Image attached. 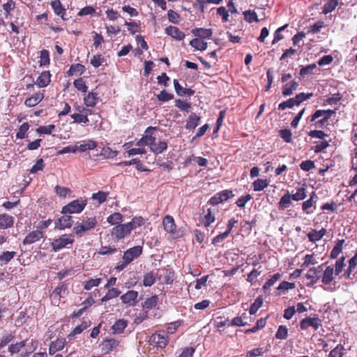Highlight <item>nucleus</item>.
I'll use <instances>...</instances> for the list:
<instances>
[{
  "label": "nucleus",
  "instance_id": "1",
  "mask_svg": "<svg viewBox=\"0 0 357 357\" xmlns=\"http://www.w3.org/2000/svg\"><path fill=\"white\" fill-rule=\"evenodd\" d=\"M345 266V257H342L336 260L334 266L333 265L328 266L322 274L321 273V282L326 285L330 284L334 279V274L339 275Z\"/></svg>",
  "mask_w": 357,
  "mask_h": 357
},
{
  "label": "nucleus",
  "instance_id": "2",
  "mask_svg": "<svg viewBox=\"0 0 357 357\" xmlns=\"http://www.w3.org/2000/svg\"><path fill=\"white\" fill-rule=\"evenodd\" d=\"M335 114V111L333 109H317L311 116L308 117V120L311 123H314L316 128L322 129L327 124L328 120Z\"/></svg>",
  "mask_w": 357,
  "mask_h": 357
},
{
  "label": "nucleus",
  "instance_id": "3",
  "mask_svg": "<svg viewBox=\"0 0 357 357\" xmlns=\"http://www.w3.org/2000/svg\"><path fill=\"white\" fill-rule=\"evenodd\" d=\"M342 277L349 284L357 282V252L349 259L347 267L344 271Z\"/></svg>",
  "mask_w": 357,
  "mask_h": 357
},
{
  "label": "nucleus",
  "instance_id": "4",
  "mask_svg": "<svg viewBox=\"0 0 357 357\" xmlns=\"http://www.w3.org/2000/svg\"><path fill=\"white\" fill-rule=\"evenodd\" d=\"M87 204V199L85 198H79L73 200L62 208L61 213L63 214H72L81 213Z\"/></svg>",
  "mask_w": 357,
  "mask_h": 357
},
{
  "label": "nucleus",
  "instance_id": "5",
  "mask_svg": "<svg viewBox=\"0 0 357 357\" xmlns=\"http://www.w3.org/2000/svg\"><path fill=\"white\" fill-rule=\"evenodd\" d=\"M98 225V220L96 217L86 218L80 223H77L74 227L73 231L78 236H82L84 234L95 228Z\"/></svg>",
  "mask_w": 357,
  "mask_h": 357
},
{
  "label": "nucleus",
  "instance_id": "6",
  "mask_svg": "<svg viewBox=\"0 0 357 357\" xmlns=\"http://www.w3.org/2000/svg\"><path fill=\"white\" fill-rule=\"evenodd\" d=\"M169 336L165 331H159L153 333L149 340L151 345L158 348L164 349L169 342Z\"/></svg>",
  "mask_w": 357,
  "mask_h": 357
},
{
  "label": "nucleus",
  "instance_id": "7",
  "mask_svg": "<svg viewBox=\"0 0 357 357\" xmlns=\"http://www.w3.org/2000/svg\"><path fill=\"white\" fill-rule=\"evenodd\" d=\"M74 241V237L72 234H63L59 238L54 239L51 246L54 252H57L66 247L68 244L72 245Z\"/></svg>",
  "mask_w": 357,
  "mask_h": 357
},
{
  "label": "nucleus",
  "instance_id": "8",
  "mask_svg": "<svg viewBox=\"0 0 357 357\" xmlns=\"http://www.w3.org/2000/svg\"><path fill=\"white\" fill-rule=\"evenodd\" d=\"M132 231L130 225L126 224H120L114 227L111 231V234L117 241L121 240L128 236Z\"/></svg>",
  "mask_w": 357,
  "mask_h": 357
},
{
  "label": "nucleus",
  "instance_id": "9",
  "mask_svg": "<svg viewBox=\"0 0 357 357\" xmlns=\"http://www.w3.org/2000/svg\"><path fill=\"white\" fill-rule=\"evenodd\" d=\"M321 326L322 321L317 317H307L303 319L300 322V328L303 331L307 330L309 327H312L314 331H317Z\"/></svg>",
  "mask_w": 357,
  "mask_h": 357
},
{
  "label": "nucleus",
  "instance_id": "10",
  "mask_svg": "<svg viewBox=\"0 0 357 357\" xmlns=\"http://www.w3.org/2000/svg\"><path fill=\"white\" fill-rule=\"evenodd\" d=\"M142 250L143 248L140 245L129 248L124 252L123 260H125L127 264H130L135 259L139 257L142 255Z\"/></svg>",
  "mask_w": 357,
  "mask_h": 357
},
{
  "label": "nucleus",
  "instance_id": "11",
  "mask_svg": "<svg viewBox=\"0 0 357 357\" xmlns=\"http://www.w3.org/2000/svg\"><path fill=\"white\" fill-rule=\"evenodd\" d=\"M174 272L168 268L158 270V281L161 284H172L174 281Z\"/></svg>",
  "mask_w": 357,
  "mask_h": 357
},
{
  "label": "nucleus",
  "instance_id": "12",
  "mask_svg": "<svg viewBox=\"0 0 357 357\" xmlns=\"http://www.w3.org/2000/svg\"><path fill=\"white\" fill-rule=\"evenodd\" d=\"M156 127L149 126L145 130V135H144L137 142V146H149L151 149V146L153 145L155 142V137L150 134V130H155Z\"/></svg>",
  "mask_w": 357,
  "mask_h": 357
},
{
  "label": "nucleus",
  "instance_id": "13",
  "mask_svg": "<svg viewBox=\"0 0 357 357\" xmlns=\"http://www.w3.org/2000/svg\"><path fill=\"white\" fill-rule=\"evenodd\" d=\"M45 237V231L40 229H36L29 233L24 238L22 243L24 245H31Z\"/></svg>",
  "mask_w": 357,
  "mask_h": 357
},
{
  "label": "nucleus",
  "instance_id": "14",
  "mask_svg": "<svg viewBox=\"0 0 357 357\" xmlns=\"http://www.w3.org/2000/svg\"><path fill=\"white\" fill-rule=\"evenodd\" d=\"M323 264L318 266L317 267L310 268L307 273L306 278L310 280L312 284L317 282L321 279V273L323 271Z\"/></svg>",
  "mask_w": 357,
  "mask_h": 357
},
{
  "label": "nucleus",
  "instance_id": "15",
  "mask_svg": "<svg viewBox=\"0 0 357 357\" xmlns=\"http://www.w3.org/2000/svg\"><path fill=\"white\" fill-rule=\"evenodd\" d=\"M73 224L72 216L68 214H63L61 218L55 221V227L59 229L70 228Z\"/></svg>",
  "mask_w": 357,
  "mask_h": 357
},
{
  "label": "nucleus",
  "instance_id": "16",
  "mask_svg": "<svg viewBox=\"0 0 357 357\" xmlns=\"http://www.w3.org/2000/svg\"><path fill=\"white\" fill-rule=\"evenodd\" d=\"M119 345V341L109 338L105 340L101 344V349L105 354H109Z\"/></svg>",
  "mask_w": 357,
  "mask_h": 357
},
{
  "label": "nucleus",
  "instance_id": "17",
  "mask_svg": "<svg viewBox=\"0 0 357 357\" xmlns=\"http://www.w3.org/2000/svg\"><path fill=\"white\" fill-rule=\"evenodd\" d=\"M162 225L167 232L172 234L176 233V226L172 216L169 215H165L162 220Z\"/></svg>",
  "mask_w": 357,
  "mask_h": 357
},
{
  "label": "nucleus",
  "instance_id": "18",
  "mask_svg": "<svg viewBox=\"0 0 357 357\" xmlns=\"http://www.w3.org/2000/svg\"><path fill=\"white\" fill-rule=\"evenodd\" d=\"M174 86L176 94L179 96H191L194 95L195 91L192 89L183 88L178 82V79H174L173 81Z\"/></svg>",
  "mask_w": 357,
  "mask_h": 357
},
{
  "label": "nucleus",
  "instance_id": "19",
  "mask_svg": "<svg viewBox=\"0 0 357 357\" xmlns=\"http://www.w3.org/2000/svg\"><path fill=\"white\" fill-rule=\"evenodd\" d=\"M51 82V74L50 71L42 72L36 79V84L40 87L47 86Z\"/></svg>",
  "mask_w": 357,
  "mask_h": 357
},
{
  "label": "nucleus",
  "instance_id": "20",
  "mask_svg": "<svg viewBox=\"0 0 357 357\" xmlns=\"http://www.w3.org/2000/svg\"><path fill=\"white\" fill-rule=\"evenodd\" d=\"M165 33L178 40H181L185 38V33L178 28L173 26H169L165 29Z\"/></svg>",
  "mask_w": 357,
  "mask_h": 357
},
{
  "label": "nucleus",
  "instance_id": "21",
  "mask_svg": "<svg viewBox=\"0 0 357 357\" xmlns=\"http://www.w3.org/2000/svg\"><path fill=\"white\" fill-rule=\"evenodd\" d=\"M326 234V229L322 228L319 231H317L316 229H312L307 234L308 240L312 243H316L317 241H320L324 236Z\"/></svg>",
  "mask_w": 357,
  "mask_h": 357
},
{
  "label": "nucleus",
  "instance_id": "22",
  "mask_svg": "<svg viewBox=\"0 0 357 357\" xmlns=\"http://www.w3.org/2000/svg\"><path fill=\"white\" fill-rule=\"evenodd\" d=\"M51 6H52V8L54 10V13L56 15H59L61 16V17L65 20L66 18L64 17V16L66 15V9L63 6L60 0H54L51 2Z\"/></svg>",
  "mask_w": 357,
  "mask_h": 357
},
{
  "label": "nucleus",
  "instance_id": "23",
  "mask_svg": "<svg viewBox=\"0 0 357 357\" xmlns=\"http://www.w3.org/2000/svg\"><path fill=\"white\" fill-rule=\"evenodd\" d=\"M137 291H127L121 296V299L123 303L129 305H135L137 302Z\"/></svg>",
  "mask_w": 357,
  "mask_h": 357
},
{
  "label": "nucleus",
  "instance_id": "24",
  "mask_svg": "<svg viewBox=\"0 0 357 357\" xmlns=\"http://www.w3.org/2000/svg\"><path fill=\"white\" fill-rule=\"evenodd\" d=\"M14 218L13 216L3 213L0 214V229H6L13 226Z\"/></svg>",
  "mask_w": 357,
  "mask_h": 357
},
{
  "label": "nucleus",
  "instance_id": "25",
  "mask_svg": "<svg viewBox=\"0 0 357 357\" xmlns=\"http://www.w3.org/2000/svg\"><path fill=\"white\" fill-rule=\"evenodd\" d=\"M95 301L92 298V296H88L84 301L82 302V305H84V307L81 309H79V310L77 311H75L72 313V314L70 315V317L72 319H75V318H77V317H79L80 316H82V314H83V312L86 310V308L89 307V306H91L93 303H94Z\"/></svg>",
  "mask_w": 357,
  "mask_h": 357
},
{
  "label": "nucleus",
  "instance_id": "26",
  "mask_svg": "<svg viewBox=\"0 0 357 357\" xmlns=\"http://www.w3.org/2000/svg\"><path fill=\"white\" fill-rule=\"evenodd\" d=\"M317 198V195L314 192L310 195V199L303 202L302 204V209L306 214H311L314 212V210H311V208L315 204L316 201L314 198Z\"/></svg>",
  "mask_w": 357,
  "mask_h": 357
},
{
  "label": "nucleus",
  "instance_id": "27",
  "mask_svg": "<svg viewBox=\"0 0 357 357\" xmlns=\"http://www.w3.org/2000/svg\"><path fill=\"white\" fill-rule=\"evenodd\" d=\"M44 98L43 93H37L33 94L31 97L26 98L24 105L26 107H32L37 105Z\"/></svg>",
  "mask_w": 357,
  "mask_h": 357
},
{
  "label": "nucleus",
  "instance_id": "28",
  "mask_svg": "<svg viewBox=\"0 0 357 357\" xmlns=\"http://www.w3.org/2000/svg\"><path fill=\"white\" fill-rule=\"evenodd\" d=\"M98 93L89 92L84 98V102L87 107H93L98 103Z\"/></svg>",
  "mask_w": 357,
  "mask_h": 357
},
{
  "label": "nucleus",
  "instance_id": "29",
  "mask_svg": "<svg viewBox=\"0 0 357 357\" xmlns=\"http://www.w3.org/2000/svg\"><path fill=\"white\" fill-rule=\"evenodd\" d=\"M97 146V142L93 139H87L82 141L77 146V151L84 152L88 150H93Z\"/></svg>",
  "mask_w": 357,
  "mask_h": 357
},
{
  "label": "nucleus",
  "instance_id": "30",
  "mask_svg": "<svg viewBox=\"0 0 357 357\" xmlns=\"http://www.w3.org/2000/svg\"><path fill=\"white\" fill-rule=\"evenodd\" d=\"M128 322L123 319L117 320L112 326V331L114 334H121L123 332L124 329L127 327Z\"/></svg>",
  "mask_w": 357,
  "mask_h": 357
},
{
  "label": "nucleus",
  "instance_id": "31",
  "mask_svg": "<svg viewBox=\"0 0 357 357\" xmlns=\"http://www.w3.org/2000/svg\"><path fill=\"white\" fill-rule=\"evenodd\" d=\"M298 83L295 80H292L289 83H287L282 87V95L284 96H288L293 94V92L297 89Z\"/></svg>",
  "mask_w": 357,
  "mask_h": 357
},
{
  "label": "nucleus",
  "instance_id": "32",
  "mask_svg": "<svg viewBox=\"0 0 357 357\" xmlns=\"http://www.w3.org/2000/svg\"><path fill=\"white\" fill-rule=\"evenodd\" d=\"M292 200L298 202L305 199L307 197V188L305 185L296 188L295 193L291 194Z\"/></svg>",
  "mask_w": 357,
  "mask_h": 357
},
{
  "label": "nucleus",
  "instance_id": "33",
  "mask_svg": "<svg viewBox=\"0 0 357 357\" xmlns=\"http://www.w3.org/2000/svg\"><path fill=\"white\" fill-rule=\"evenodd\" d=\"M200 118L195 113H192L188 118L185 128L188 130L195 129L199 123Z\"/></svg>",
  "mask_w": 357,
  "mask_h": 357
},
{
  "label": "nucleus",
  "instance_id": "34",
  "mask_svg": "<svg viewBox=\"0 0 357 357\" xmlns=\"http://www.w3.org/2000/svg\"><path fill=\"white\" fill-rule=\"evenodd\" d=\"M318 263L317 255L314 253L307 254L303 257V262L301 264L302 268H307L314 266Z\"/></svg>",
  "mask_w": 357,
  "mask_h": 357
},
{
  "label": "nucleus",
  "instance_id": "35",
  "mask_svg": "<svg viewBox=\"0 0 357 357\" xmlns=\"http://www.w3.org/2000/svg\"><path fill=\"white\" fill-rule=\"evenodd\" d=\"M192 33L198 38H209L212 36L210 29L197 28L192 31Z\"/></svg>",
  "mask_w": 357,
  "mask_h": 357
},
{
  "label": "nucleus",
  "instance_id": "36",
  "mask_svg": "<svg viewBox=\"0 0 357 357\" xmlns=\"http://www.w3.org/2000/svg\"><path fill=\"white\" fill-rule=\"evenodd\" d=\"M325 1L326 3L322 10V13L324 15L333 12L339 3V0H325Z\"/></svg>",
  "mask_w": 357,
  "mask_h": 357
},
{
  "label": "nucleus",
  "instance_id": "37",
  "mask_svg": "<svg viewBox=\"0 0 357 357\" xmlns=\"http://www.w3.org/2000/svg\"><path fill=\"white\" fill-rule=\"evenodd\" d=\"M291 195L287 191L280 199L278 202V206L280 209L284 210L287 208L291 204Z\"/></svg>",
  "mask_w": 357,
  "mask_h": 357
},
{
  "label": "nucleus",
  "instance_id": "38",
  "mask_svg": "<svg viewBox=\"0 0 357 357\" xmlns=\"http://www.w3.org/2000/svg\"><path fill=\"white\" fill-rule=\"evenodd\" d=\"M167 143L165 141H160L158 143L154 142L153 145L151 146V151L155 155L162 153L167 149Z\"/></svg>",
  "mask_w": 357,
  "mask_h": 357
},
{
  "label": "nucleus",
  "instance_id": "39",
  "mask_svg": "<svg viewBox=\"0 0 357 357\" xmlns=\"http://www.w3.org/2000/svg\"><path fill=\"white\" fill-rule=\"evenodd\" d=\"M156 280H158V271H153L146 273L144 276L143 284L146 287H151Z\"/></svg>",
  "mask_w": 357,
  "mask_h": 357
},
{
  "label": "nucleus",
  "instance_id": "40",
  "mask_svg": "<svg viewBox=\"0 0 357 357\" xmlns=\"http://www.w3.org/2000/svg\"><path fill=\"white\" fill-rule=\"evenodd\" d=\"M282 275L280 273H276L275 274H273L264 284L263 286V290H268L271 287H272L273 286H274V284L278 282L281 278H282Z\"/></svg>",
  "mask_w": 357,
  "mask_h": 357
},
{
  "label": "nucleus",
  "instance_id": "41",
  "mask_svg": "<svg viewBox=\"0 0 357 357\" xmlns=\"http://www.w3.org/2000/svg\"><path fill=\"white\" fill-rule=\"evenodd\" d=\"M117 151L112 150L110 147H104L102 149L100 156L105 159L114 158L118 155Z\"/></svg>",
  "mask_w": 357,
  "mask_h": 357
},
{
  "label": "nucleus",
  "instance_id": "42",
  "mask_svg": "<svg viewBox=\"0 0 357 357\" xmlns=\"http://www.w3.org/2000/svg\"><path fill=\"white\" fill-rule=\"evenodd\" d=\"M190 45L197 50L203 51L207 48V43L202 38H194L190 41Z\"/></svg>",
  "mask_w": 357,
  "mask_h": 357
},
{
  "label": "nucleus",
  "instance_id": "43",
  "mask_svg": "<svg viewBox=\"0 0 357 357\" xmlns=\"http://www.w3.org/2000/svg\"><path fill=\"white\" fill-rule=\"evenodd\" d=\"M86 70V68L84 65L81 63L73 64L70 66V69L67 72L68 75L70 76L75 73H79L82 75Z\"/></svg>",
  "mask_w": 357,
  "mask_h": 357
},
{
  "label": "nucleus",
  "instance_id": "44",
  "mask_svg": "<svg viewBox=\"0 0 357 357\" xmlns=\"http://www.w3.org/2000/svg\"><path fill=\"white\" fill-rule=\"evenodd\" d=\"M344 242V239L337 241L335 245L333 247V248L332 249V250L331 252L330 257L331 259H336L338 257V255L342 250V245H343Z\"/></svg>",
  "mask_w": 357,
  "mask_h": 357
},
{
  "label": "nucleus",
  "instance_id": "45",
  "mask_svg": "<svg viewBox=\"0 0 357 357\" xmlns=\"http://www.w3.org/2000/svg\"><path fill=\"white\" fill-rule=\"evenodd\" d=\"M123 220V215L119 212H115L111 214L107 218V221L111 225H120Z\"/></svg>",
  "mask_w": 357,
  "mask_h": 357
},
{
  "label": "nucleus",
  "instance_id": "46",
  "mask_svg": "<svg viewBox=\"0 0 357 357\" xmlns=\"http://www.w3.org/2000/svg\"><path fill=\"white\" fill-rule=\"evenodd\" d=\"M268 185V181L266 179L258 178L253 182L255 191H261Z\"/></svg>",
  "mask_w": 357,
  "mask_h": 357
},
{
  "label": "nucleus",
  "instance_id": "47",
  "mask_svg": "<svg viewBox=\"0 0 357 357\" xmlns=\"http://www.w3.org/2000/svg\"><path fill=\"white\" fill-rule=\"evenodd\" d=\"M316 145L312 147V150L315 153L324 152L329 146V142L324 139L320 142H315Z\"/></svg>",
  "mask_w": 357,
  "mask_h": 357
},
{
  "label": "nucleus",
  "instance_id": "48",
  "mask_svg": "<svg viewBox=\"0 0 357 357\" xmlns=\"http://www.w3.org/2000/svg\"><path fill=\"white\" fill-rule=\"evenodd\" d=\"M54 191L56 194L60 197H66L67 196H69L72 192L70 188L60 185H56L54 188Z\"/></svg>",
  "mask_w": 357,
  "mask_h": 357
},
{
  "label": "nucleus",
  "instance_id": "49",
  "mask_svg": "<svg viewBox=\"0 0 357 357\" xmlns=\"http://www.w3.org/2000/svg\"><path fill=\"white\" fill-rule=\"evenodd\" d=\"M125 25L128 26V31L132 35L139 32L141 29L140 22H126Z\"/></svg>",
  "mask_w": 357,
  "mask_h": 357
},
{
  "label": "nucleus",
  "instance_id": "50",
  "mask_svg": "<svg viewBox=\"0 0 357 357\" xmlns=\"http://www.w3.org/2000/svg\"><path fill=\"white\" fill-rule=\"evenodd\" d=\"M70 117L74 120V122L77 123H87L89 122L87 114L74 113L70 115Z\"/></svg>",
  "mask_w": 357,
  "mask_h": 357
},
{
  "label": "nucleus",
  "instance_id": "51",
  "mask_svg": "<svg viewBox=\"0 0 357 357\" xmlns=\"http://www.w3.org/2000/svg\"><path fill=\"white\" fill-rule=\"evenodd\" d=\"M308 136H310L312 138H317L322 140H324L326 137L328 136V134H326L324 131L321 130H310L307 133Z\"/></svg>",
  "mask_w": 357,
  "mask_h": 357
},
{
  "label": "nucleus",
  "instance_id": "52",
  "mask_svg": "<svg viewBox=\"0 0 357 357\" xmlns=\"http://www.w3.org/2000/svg\"><path fill=\"white\" fill-rule=\"evenodd\" d=\"M296 105L297 106V103L294 97V98H291L288 99L286 101H284V102H282L281 103H280L278 105V109L280 110H284L287 108H292Z\"/></svg>",
  "mask_w": 357,
  "mask_h": 357
},
{
  "label": "nucleus",
  "instance_id": "53",
  "mask_svg": "<svg viewBox=\"0 0 357 357\" xmlns=\"http://www.w3.org/2000/svg\"><path fill=\"white\" fill-rule=\"evenodd\" d=\"M16 255L15 252H3L0 255V262L6 264H8L9 261H11L12 259L14 258V257Z\"/></svg>",
  "mask_w": 357,
  "mask_h": 357
},
{
  "label": "nucleus",
  "instance_id": "54",
  "mask_svg": "<svg viewBox=\"0 0 357 357\" xmlns=\"http://www.w3.org/2000/svg\"><path fill=\"white\" fill-rule=\"evenodd\" d=\"M50 63V54L47 50H43L40 52V66H47Z\"/></svg>",
  "mask_w": 357,
  "mask_h": 357
},
{
  "label": "nucleus",
  "instance_id": "55",
  "mask_svg": "<svg viewBox=\"0 0 357 357\" xmlns=\"http://www.w3.org/2000/svg\"><path fill=\"white\" fill-rule=\"evenodd\" d=\"M109 195V192L98 191L96 193H93L92 195L91 198L94 200H97L99 204H102L107 200V197Z\"/></svg>",
  "mask_w": 357,
  "mask_h": 357
},
{
  "label": "nucleus",
  "instance_id": "56",
  "mask_svg": "<svg viewBox=\"0 0 357 357\" xmlns=\"http://www.w3.org/2000/svg\"><path fill=\"white\" fill-rule=\"evenodd\" d=\"M73 84L75 87L81 92L86 93L88 90L86 82L82 78L75 79Z\"/></svg>",
  "mask_w": 357,
  "mask_h": 357
},
{
  "label": "nucleus",
  "instance_id": "57",
  "mask_svg": "<svg viewBox=\"0 0 357 357\" xmlns=\"http://www.w3.org/2000/svg\"><path fill=\"white\" fill-rule=\"evenodd\" d=\"M29 129V125L28 123H22L20 127L18 129L17 132L16 133V138L17 139H24L26 137V133Z\"/></svg>",
  "mask_w": 357,
  "mask_h": 357
},
{
  "label": "nucleus",
  "instance_id": "58",
  "mask_svg": "<svg viewBox=\"0 0 357 357\" xmlns=\"http://www.w3.org/2000/svg\"><path fill=\"white\" fill-rule=\"evenodd\" d=\"M243 15L245 17V20L249 23H251L253 22H259L257 15L254 10H246V11L243 12Z\"/></svg>",
  "mask_w": 357,
  "mask_h": 357
},
{
  "label": "nucleus",
  "instance_id": "59",
  "mask_svg": "<svg viewBox=\"0 0 357 357\" xmlns=\"http://www.w3.org/2000/svg\"><path fill=\"white\" fill-rule=\"evenodd\" d=\"M324 26H325L324 22L322 20H319L316 23H314V24H312L310 26V29L307 31V33H311L313 34L317 33L320 32L321 29L323 27H324Z\"/></svg>",
  "mask_w": 357,
  "mask_h": 357
},
{
  "label": "nucleus",
  "instance_id": "60",
  "mask_svg": "<svg viewBox=\"0 0 357 357\" xmlns=\"http://www.w3.org/2000/svg\"><path fill=\"white\" fill-rule=\"evenodd\" d=\"M288 335V328L285 326H280L275 333V337L278 340H285Z\"/></svg>",
  "mask_w": 357,
  "mask_h": 357
},
{
  "label": "nucleus",
  "instance_id": "61",
  "mask_svg": "<svg viewBox=\"0 0 357 357\" xmlns=\"http://www.w3.org/2000/svg\"><path fill=\"white\" fill-rule=\"evenodd\" d=\"M317 68L316 63H312L310 65H307L306 66L301 67L300 70V75L301 77H305L309 74H312L313 70Z\"/></svg>",
  "mask_w": 357,
  "mask_h": 357
},
{
  "label": "nucleus",
  "instance_id": "62",
  "mask_svg": "<svg viewBox=\"0 0 357 357\" xmlns=\"http://www.w3.org/2000/svg\"><path fill=\"white\" fill-rule=\"evenodd\" d=\"M144 219L142 216L135 217L132 220L127 223L128 225H130L132 230L137 227H141L144 224Z\"/></svg>",
  "mask_w": 357,
  "mask_h": 357
},
{
  "label": "nucleus",
  "instance_id": "63",
  "mask_svg": "<svg viewBox=\"0 0 357 357\" xmlns=\"http://www.w3.org/2000/svg\"><path fill=\"white\" fill-rule=\"evenodd\" d=\"M105 61V59L100 54H96L94 55L91 59V64L95 67V68H98L99 66H100L103 62Z\"/></svg>",
  "mask_w": 357,
  "mask_h": 357
},
{
  "label": "nucleus",
  "instance_id": "64",
  "mask_svg": "<svg viewBox=\"0 0 357 357\" xmlns=\"http://www.w3.org/2000/svg\"><path fill=\"white\" fill-rule=\"evenodd\" d=\"M344 347L337 344L329 354L328 357H342L343 356Z\"/></svg>",
  "mask_w": 357,
  "mask_h": 357
}]
</instances>
